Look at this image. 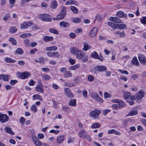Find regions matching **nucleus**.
Wrapping results in <instances>:
<instances>
[{
  "label": "nucleus",
  "instance_id": "obj_28",
  "mask_svg": "<svg viewBox=\"0 0 146 146\" xmlns=\"http://www.w3.org/2000/svg\"><path fill=\"white\" fill-rule=\"evenodd\" d=\"M58 48L56 46H52L47 47L46 48V51H56L57 50Z\"/></svg>",
  "mask_w": 146,
  "mask_h": 146
},
{
  "label": "nucleus",
  "instance_id": "obj_52",
  "mask_svg": "<svg viewBox=\"0 0 146 146\" xmlns=\"http://www.w3.org/2000/svg\"><path fill=\"white\" fill-rule=\"evenodd\" d=\"M41 98V96L38 94H35L33 96V99L34 100H36L37 99H40Z\"/></svg>",
  "mask_w": 146,
  "mask_h": 146
},
{
  "label": "nucleus",
  "instance_id": "obj_45",
  "mask_svg": "<svg viewBox=\"0 0 146 146\" xmlns=\"http://www.w3.org/2000/svg\"><path fill=\"white\" fill-rule=\"evenodd\" d=\"M42 78L44 80H48L50 79V77L49 75H45L42 76Z\"/></svg>",
  "mask_w": 146,
  "mask_h": 146
},
{
  "label": "nucleus",
  "instance_id": "obj_17",
  "mask_svg": "<svg viewBox=\"0 0 146 146\" xmlns=\"http://www.w3.org/2000/svg\"><path fill=\"white\" fill-rule=\"evenodd\" d=\"M117 16L119 17H124L126 18L127 17V15L125 14L123 12L121 11H118L116 13Z\"/></svg>",
  "mask_w": 146,
  "mask_h": 146
},
{
  "label": "nucleus",
  "instance_id": "obj_55",
  "mask_svg": "<svg viewBox=\"0 0 146 146\" xmlns=\"http://www.w3.org/2000/svg\"><path fill=\"white\" fill-rule=\"evenodd\" d=\"M118 71L121 73L122 74H125L127 75L129 74L128 72L126 70H122L119 69Z\"/></svg>",
  "mask_w": 146,
  "mask_h": 146
},
{
  "label": "nucleus",
  "instance_id": "obj_8",
  "mask_svg": "<svg viewBox=\"0 0 146 146\" xmlns=\"http://www.w3.org/2000/svg\"><path fill=\"white\" fill-rule=\"evenodd\" d=\"M101 113V111L99 110H96L91 111L90 113V116L92 117L96 118L97 116H98Z\"/></svg>",
  "mask_w": 146,
  "mask_h": 146
},
{
  "label": "nucleus",
  "instance_id": "obj_40",
  "mask_svg": "<svg viewBox=\"0 0 146 146\" xmlns=\"http://www.w3.org/2000/svg\"><path fill=\"white\" fill-rule=\"evenodd\" d=\"M15 52L19 54H22L23 53V50L21 48H17L15 51Z\"/></svg>",
  "mask_w": 146,
  "mask_h": 146
},
{
  "label": "nucleus",
  "instance_id": "obj_7",
  "mask_svg": "<svg viewBox=\"0 0 146 146\" xmlns=\"http://www.w3.org/2000/svg\"><path fill=\"white\" fill-rule=\"evenodd\" d=\"M9 117L6 114H2L0 113V121L1 123H5L7 122Z\"/></svg>",
  "mask_w": 146,
  "mask_h": 146
},
{
  "label": "nucleus",
  "instance_id": "obj_25",
  "mask_svg": "<svg viewBox=\"0 0 146 146\" xmlns=\"http://www.w3.org/2000/svg\"><path fill=\"white\" fill-rule=\"evenodd\" d=\"M69 106H75L76 105V100L75 99H71L68 103Z\"/></svg>",
  "mask_w": 146,
  "mask_h": 146
},
{
  "label": "nucleus",
  "instance_id": "obj_9",
  "mask_svg": "<svg viewBox=\"0 0 146 146\" xmlns=\"http://www.w3.org/2000/svg\"><path fill=\"white\" fill-rule=\"evenodd\" d=\"M31 136L33 142L36 145L39 146L42 145L41 142L37 139L36 137L34 135L32 134Z\"/></svg>",
  "mask_w": 146,
  "mask_h": 146
},
{
  "label": "nucleus",
  "instance_id": "obj_53",
  "mask_svg": "<svg viewBox=\"0 0 146 146\" xmlns=\"http://www.w3.org/2000/svg\"><path fill=\"white\" fill-rule=\"evenodd\" d=\"M110 109H106L102 111V113L103 115L105 116L108 112H110Z\"/></svg>",
  "mask_w": 146,
  "mask_h": 146
},
{
  "label": "nucleus",
  "instance_id": "obj_20",
  "mask_svg": "<svg viewBox=\"0 0 146 146\" xmlns=\"http://www.w3.org/2000/svg\"><path fill=\"white\" fill-rule=\"evenodd\" d=\"M64 139V137L63 135H60L58 136L57 138V142L59 144H60L63 141Z\"/></svg>",
  "mask_w": 146,
  "mask_h": 146
},
{
  "label": "nucleus",
  "instance_id": "obj_62",
  "mask_svg": "<svg viewBox=\"0 0 146 146\" xmlns=\"http://www.w3.org/2000/svg\"><path fill=\"white\" fill-rule=\"evenodd\" d=\"M65 86L68 87H71L73 86H74V85L73 83H70L69 84L67 83H65Z\"/></svg>",
  "mask_w": 146,
  "mask_h": 146
},
{
  "label": "nucleus",
  "instance_id": "obj_51",
  "mask_svg": "<svg viewBox=\"0 0 146 146\" xmlns=\"http://www.w3.org/2000/svg\"><path fill=\"white\" fill-rule=\"evenodd\" d=\"M49 132L50 133H54L56 135L59 133L60 131L58 130H54L52 129L50 130Z\"/></svg>",
  "mask_w": 146,
  "mask_h": 146
},
{
  "label": "nucleus",
  "instance_id": "obj_21",
  "mask_svg": "<svg viewBox=\"0 0 146 146\" xmlns=\"http://www.w3.org/2000/svg\"><path fill=\"white\" fill-rule=\"evenodd\" d=\"M59 25L62 27L66 28L69 27L70 25L68 22L62 21L60 23Z\"/></svg>",
  "mask_w": 146,
  "mask_h": 146
},
{
  "label": "nucleus",
  "instance_id": "obj_29",
  "mask_svg": "<svg viewBox=\"0 0 146 146\" xmlns=\"http://www.w3.org/2000/svg\"><path fill=\"white\" fill-rule=\"evenodd\" d=\"M5 61L7 63H14L16 60H13L12 58L9 57H6L5 59Z\"/></svg>",
  "mask_w": 146,
  "mask_h": 146
},
{
  "label": "nucleus",
  "instance_id": "obj_50",
  "mask_svg": "<svg viewBox=\"0 0 146 146\" xmlns=\"http://www.w3.org/2000/svg\"><path fill=\"white\" fill-rule=\"evenodd\" d=\"M60 55L59 53L57 52H53V57H56L57 58H59Z\"/></svg>",
  "mask_w": 146,
  "mask_h": 146
},
{
  "label": "nucleus",
  "instance_id": "obj_31",
  "mask_svg": "<svg viewBox=\"0 0 146 146\" xmlns=\"http://www.w3.org/2000/svg\"><path fill=\"white\" fill-rule=\"evenodd\" d=\"M58 5L57 1L55 0L52 1L51 3V8L53 9L56 8Z\"/></svg>",
  "mask_w": 146,
  "mask_h": 146
},
{
  "label": "nucleus",
  "instance_id": "obj_18",
  "mask_svg": "<svg viewBox=\"0 0 146 146\" xmlns=\"http://www.w3.org/2000/svg\"><path fill=\"white\" fill-rule=\"evenodd\" d=\"M109 19L110 21H112L116 23H121V21L119 19L115 17H110Z\"/></svg>",
  "mask_w": 146,
  "mask_h": 146
},
{
  "label": "nucleus",
  "instance_id": "obj_38",
  "mask_svg": "<svg viewBox=\"0 0 146 146\" xmlns=\"http://www.w3.org/2000/svg\"><path fill=\"white\" fill-rule=\"evenodd\" d=\"M27 24V22H25L21 24L20 25V28L22 29H26L28 28Z\"/></svg>",
  "mask_w": 146,
  "mask_h": 146
},
{
  "label": "nucleus",
  "instance_id": "obj_26",
  "mask_svg": "<svg viewBox=\"0 0 146 146\" xmlns=\"http://www.w3.org/2000/svg\"><path fill=\"white\" fill-rule=\"evenodd\" d=\"M75 56L76 58L79 59H81L84 56V55L82 53L81 51L80 50L77 53Z\"/></svg>",
  "mask_w": 146,
  "mask_h": 146
},
{
  "label": "nucleus",
  "instance_id": "obj_23",
  "mask_svg": "<svg viewBox=\"0 0 146 146\" xmlns=\"http://www.w3.org/2000/svg\"><path fill=\"white\" fill-rule=\"evenodd\" d=\"M72 21L74 23L78 24L81 22V19L79 17H74L72 19Z\"/></svg>",
  "mask_w": 146,
  "mask_h": 146
},
{
  "label": "nucleus",
  "instance_id": "obj_39",
  "mask_svg": "<svg viewBox=\"0 0 146 146\" xmlns=\"http://www.w3.org/2000/svg\"><path fill=\"white\" fill-rule=\"evenodd\" d=\"M92 56L96 59H99V56L98 54L96 52H94L92 53L91 54Z\"/></svg>",
  "mask_w": 146,
  "mask_h": 146
},
{
  "label": "nucleus",
  "instance_id": "obj_59",
  "mask_svg": "<svg viewBox=\"0 0 146 146\" xmlns=\"http://www.w3.org/2000/svg\"><path fill=\"white\" fill-rule=\"evenodd\" d=\"M98 102L100 103H102L103 102V100L99 96L97 97V98L96 99V100Z\"/></svg>",
  "mask_w": 146,
  "mask_h": 146
},
{
  "label": "nucleus",
  "instance_id": "obj_54",
  "mask_svg": "<svg viewBox=\"0 0 146 146\" xmlns=\"http://www.w3.org/2000/svg\"><path fill=\"white\" fill-rule=\"evenodd\" d=\"M88 79L89 81L91 82L94 80V78L92 75H89L88 77Z\"/></svg>",
  "mask_w": 146,
  "mask_h": 146
},
{
  "label": "nucleus",
  "instance_id": "obj_43",
  "mask_svg": "<svg viewBox=\"0 0 146 146\" xmlns=\"http://www.w3.org/2000/svg\"><path fill=\"white\" fill-rule=\"evenodd\" d=\"M31 110L34 112L35 113L37 111V107L35 105H33L31 107Z\"/></svg>",
  "mask_w": 146,
  "mask_h": 146
},
{
  "label": "nucleus",
  "instance_id": "obj_46",
  "mask_svg": "<svg viewBox=\"0 0 146 146\" xmlns=\"http://www.w3.org/2000/svg\"><path fill=\"white\" fill-rule=\"evenodd\" d=\"M126 25L124 24H118L117 29H123L126 27Z\"/></svg>",
  "mask_w": 146,
  "mask_h": 146
},
{
  "label": "nucleus",
  "instance_id": "obj_32",
  "mask_svg": "<svg viewBox=\"0 0 146 146\" xmlns=\"http://www.w3.org/2000/svg\"><path fill=\"white\" fill-rule=\"evenodd\" d=\"M5 130L7 133L11 134H13L14 133L11 130V129L10 127H5L4 128Z\"/></svg>",
  "mask_w": 146,
  "mask_h": 146
},
{
  "label": "nucleus",
  "instance_id": "obj_10",
  "mask_svg": "<svg viewBox=\"0 0 146 146\" xmlns=\"http://www.w3.org/2000/svg\"><path fill=\"white\" fill-rule=\"evenodd\" d=\"M97 31L98 29L96 27H93L90 31L89 36L91 37H94L96 35Z\"/></svg>",
  "mask_w": 146,
  "mask_h": 146
},
{
  "label": "nucleus",
  "instance_id": "obj_3",
  "mask_svg": "<svg viewBox=\"0 0 146 146\" xmlns=\"http://www.w3.org/2000/svg\"><path fill=\"white\" fill-rule=\"evenodd\" d=\"M145 92L143 90H141L135 94L137 102H139L142 98L144 96Z\"/></svg>",
  "mask_w": 146,
  "mask_h": 146
},
{
  "label": "nucleus",
  "instance_id": "obj_36",
  "mask_svg": "<svg viewBox=\"0 0 146 146\" xmlns=\"http://www.w3.org/2000/svg\"><path fill=\"white\" fill-rule=\"evenodd\" d=\"M70 9L74 13L77 14L78 12V10L74 6L70 7Z\"/></svg>",
  "mask_w": 146,
  "mask_h": 146
},
{
  "label": "nucleus",
  "instance_id": "obj_49",
  "mask_svg": "<svg viewBox=\"0 0 146 146\" xmlns=\"http://www.w3.org/2000/svg\"><path fill=\"white\" fill-rule=\"evenodd\" d=\"M141 22L142 24H146V17H143L140 19Z\"/></svg>",
  "mask_w": 146,
  "mask_h": 146
},
{
  "label": "nucleus",
  "instance_id": "obj_60",
  "mask_svg": "<svg viewBox=\"0 0 146 146\" xmlns=\"http://www.w3.org/2000/svg\"><path fill=\"white\" fill-rule=\"evenodd\" d=\"M98 102L100 103H102L103 102V100L99 96L97 97V98L96 99V100Z\"/></svg>",
  "mask_w": 146,
  "mask_h": 146
},
{
  "label": "nucleus",
  "instance_id": "obj_61",
  "mask_svg": "<svg viewBox=\"0 0 146 146\" xmlns=\"http://www.w3.org/2000/svg\"><path fill=\"white\" fill-rule=\"evenodd\" d=\"M69 62L72 65L74 64L76 62V60L71 58H70L69 59Z\"/></svg>",
  "mask_w": 146,
  "mask_h": 146
},
{
  "label": "nucleus",
  "instance_id": "obj_37",
  "mask_svg": "<svg viewBox=\"0 0 146 146\" xmlns=\"http://www.w3.org/2000/svg\"><path fill=\"white\" fill-rule=\"evenodd\" d=\"M9 40L14 45H16L17 44V41L13 37H10L9 38Z\"/></svg>",
  "mask_w": 146,
  "mask_h": 146
},
{
  "label": "nucleus",
  "instance_id": "obj_57",
  "mask_svg": "<svg viewBox=\"0 0 146 146\" xmlns=\"http://www.w3.org/2000/svg\"><path fill=\"white\" fill-rule=\"evenodd\" d=\"M62 109L63 110L65 111L67 113H69L70 111V110L69 107L63 106L62 107Z\"/></svg>",
  "mask_w": 146,
  "mask_h": 146
},
{
  "label": "nucleus",
  "instance_id": "obj_48",
  "mask_svg": "<svg viewBox=\"0 0 146 146\" xmlns=\"http://www.w3.org/2000/svg\"><path fill=\"white\" fill-rule=\"evenodd\" d=\"M9 2L10 4V7L12 8L14 6V4L16 2L15 0H9Z\"/></svg>",
  "mask_w": 146,
  "mask_h": 146
},
{
  "label": "nucleus",
  "instance_id": "obj_42",
  "mask_svg": "<svg viewBox=\"0 0 146 146\" xmlns=\"http://www.w3.org/2000/svg\"><path fill=\"white\" fill-rule=\"evenodd\" d=\"M100 127V125L98 123H95L91 126V127L92 128H96L99 127Z\"/></svg>",
  "mask_w": 146,
  "mask_h": 146
},
{
  "label": "nucleus",
  "instance_id": "obj_22",
  "mask_svg": "<svg viewBox=\"0 0 146 146\" xmlns=\"http://www.w3.org/2000/svg\"><path fill=\"white\" fill-rule=\"evenodd\" d=\"M43 40L45 42H48L53 40V38L51 36H46L43 37Z\"/></svg>",
  "mask_w": 146,
  "mask_h": 146
},
{
  "label": "nucleus",
  "instance_id": "obj_33",
  "mask_svg": "<svg viewBox=\"0 0 146 146\" xmlns=\"http://www.w3.org/2000/svg\"><path fill=\"white\" fill-rule=\"evenodd\" d=\"M49 31L50 33L54 34L56 35L58 34V32L56 30L53 28H50L49 29Z\"/></svg>",
  "mask_w": 146,
  "mask_h": 146
},
{
  "label": "nucleus",
  "instance_id": "obj_41",
  "mask_svg": "<svg viewBox=\"0 0 146 146\" xmlns=\"http://www.w3.org/2000/svg\"><path fill=\"white\" fill-rule=\"evenodd\" d=\"M17 29L15 27H11L9 29L10 32L12 33H13L16 32Z\"/></svg>",
  "mask_w": 146,
  "mask_h": 146
},
{
  "label": "nucleus",
  "instance_id": "obj_24",
  "mask_svg": "<svg viewBox=\"0 0 146 146\" xmlns=\"http://www.w3.org/2000/svg\"><path fill=\"white\" fill-rule=\"evenodd\" d=\"M138 114L137 111L136 110H133L130 111L129 113L127 115V116H133Z\"/></svg>",
  "mask_w": 146,
  "mask_h": 146
},
{
  "label": "nucleus",
  "instance_id": "obj_1",
  "mask_svg": "<svg viewBox=\"0 0 146 146\" xmlns=\"http://www.w3.org/2000/svg\"><path fill=\"white\" fill-rule=\"evenodd\" d=\"M78 135L82 138H86L89 141H91L90 136L85 133V130L84 129H82L80 131Z\"/></svg>",
  "mask_w": 146,
  "mask_h": 146
},
{
  "label": "nucleus",
  "instance_id": "obj_11",
  "mask_svg": "<svg viewBox=\"0 0 146 146\" xmlns=\"http://www.w3.org/2000/svg\"><path fill=\"white\" fill-rule=\"evenodd\" d=\"M43 88V86L41 83V82H38V85L36 87V90L41 93H43L44 92Z\"/></svg>",
  "mask_w": 146,
  "mask_h": 146
},
{
  "label": "nucleus",
  "instance_id": "obj_34",
  "mask_svg": "<svg viewBox=\"0 0 146 146\" xmlns=\"http://www.w3.org/2000/svg\"><path fill=\"white\" fill-rule=\"evenodd\" d=\"M77 4V2L75 1H74L73 0H70L68 1H67L66 3V5H68L71 4H74L76 5Z\"/></svg>",
  "mask_w": 146,
  "mask_h": 146
},
{
  "label": "nucleus",
  "instance_id": "obj_5",
  "mask_svg": "<svg viewBox=\"0 0 146 146\" xmlns=\"http://www.w3.org/2000/svg\"><path fill=\"white\" fill-rule=\"evenodd\" d=\"M62 11L61 12L57 15V18L60 19H63L65 16L66 13V8L64 7L61 8Z\"/></svg>",
  "mask_w": 146,
  "mask_h": 146
},
{
  "label": "nucleus",
  "instance_id": "obj_30",
  "mask_svg": "<svg viewBox=\"0 0 146 146\" xmlns=\"http://www.w3.org/2000/svg\"><path fill=\"white\" fill-rule=\"evenodd\" d=\"M114 34L119 35L120 37H124L125 35V32L123 31L122 32L119 31H116L114 33Z\"/></svg>",
  "mask_w": 146,
  "mask_h": 146
},
{
  "label": "nucleus",
  "instance_id": "obj_4",
  "mask_svg": "<svg viewBox=\"0 0 146 146\" xmlns=\"http://www.w3.org/2000/svg\"><path fill=\"white\" fill-rule=\"evenodd\" d=\"M40 18L42 21H44L50 22L52 20L50 15L47 14H41L40 15Z\"/></svg>",
  "mask_w": 146,
  "mask_h": 146
},
{
  "label": "nucleus",
  "instance_id": "obj_44",
  "mask_svg": "<svg viewBox=\"0 0 146 146\" xmlns=\"http://www.w3.org/2000/svg\"><path fill=\"white\" fill-rule=\"evenodd\" d=\"M131 94L128 92H125L124 93V97L125 99H128L130 97Z\"/></svg>",
  "mask_w": 146,
  "mask_h": 146
},
{
  "label": "nucleus",
  "instance_id": "obj_63",
  "mask_svg": "<svg viewBox=\"0 0 146 146\" xmlns=\"http://www.w3.org/2000/svg\"><path fill=\"white\" fill-rule=\"evenodd\" d=\"M17 80H11L10 81V84L12 85H14L17 82Z\"/></svg>",
  "mask_w": 146,
  "mask_h": 146
},
{
  "label": "nucleus",
  "instance_id": "obj_58",
  "mask_svg": "<svg viewBox=\"0 0 146 146\" xmlns=\"http://www.w3.org/2000/svg\"><path fill=\"white\" fill-rule=\"evenodd\" d=\"M101 15L100 14H98L96 17L95 19L98 20L100 22L101 21Z\"/></svg>",
  "mask_w": 146,
  "mask_h": 146
},
{
  "label": "nucleus",
  "instance_id": "obj_19",
  "mask_svg": "<svg viewBox=\"0 0 146 146\" xmlns=\"http://www.w3.org/2000/svg\"><path fill=\"white\" fill-rule=\"evenodd\" d=\"M119 108H122L126 106V105L125 102L122 100H120L118 104Z\"/></svg>",
  "mask_w": 146,
  "mask_h": 146
},
{
  "label": "nucleus",
  "instance_id": "obj_12",
  "mask_svg": "<svg viewBox=\"0 0 146 146\" xmlns=\"http://www.w3.org/2000/svg\"><path fill=\"white\" fill-rule=\"evenodd\" d=\"M138 59L141 63L143 64L146 63V58L144 55L143 54H140L138 56Z\"/></svg>",
  "mask_w": 146,
  "mask_h": 146
},
{
  "label": "nucleus",
  "instance_id": "obj_47",
  "mask_svg": "<svg viewBox=\"0 0 146 146\" xmlns=\"http://www.w3.org/2000/svg\"><path fill=\"white\" fill-rule=\"evenodd\" d=\"M91 97L93 98L96 100L99 96L98 94L96 93H93L91 94Z\"/></svg>",
  "mask_w": 146,
  "mask_h": 146
},
{
  "label": "nucleus",
  "instance_id": "obj_35",
  "mask_svg": "<svg viewBox=\"0 0 146 146\" xmlns=\"http://www.w3.org/2000/svg\"><path fill=\"white\" fill-rule=\"evenodd\" d=\"M79 67L80 65L77 64L70 67L69 68V70H75L76 69L79 68Z\"/></svg>",
  "mask_w": 146,
  "mask_h": 146
},
{
  "label": "nucleus",
  "instance_id": "obj_14",
  "mask_svg": "<svg viewBox=\"0 0 146 146\" xmlns=\"http://www.w3.org/2000/svg\"><path fill=\"white\" fill-rule=\"evenodd\" d=\"M64 90L65 94L68 97L71 98L73 97V94L72 93L70 89L66 88H64Z\"/></svg>",
  "mask_w": 146,
  "mask_h": 146
},
{
  "label": "nucleus",
  "instance_id": "obj_56",
  "mask_svg": "<svg viewBox=\"0 0 146 146\" xmlns=\"http://www.w3.org/2000/svg\"><path fill=\"white\" fill-rule=\"evenodd\" d=\"M25 119L23 117H21L19 119V122L21 124H23L25 121Z\"/></svg>",
  "mask_w": 146,
  "mask_h": 146
},
{
  "label": "nucleus",
  "instance_id": "obj_13",
  "mask_svg": "<svg viewBox=\"0 0 146 146\" xmlns=\"http://www.w3.org/2000/svg\"><path fill=\"white\" fill-rule=\"evenodd\" d=\"M80 50L75 47H72L70 48V53L73 55H75Z\"/></svg>",
  "mask_w": 146,
  "mask_h": 146
},
{
  "label": "nucleus",
  "instance_id": "obj_2",
  "mask_svg": "<svg viewBox=\"0 0 146 146\" xmlns=\"http://www.w3.org/2000/svg\"><path fill=\"white\" fill-rule=\"evenodd\" d=\"M93 69L94 72L96 73L98 72H102L106 71L107 69L106 67L104 66L98 65L95 66Z\"/></svg>",
  "mask_w": 146,
  "mask_h": 146
},
{
  "label": "nucleus",
  "instance_id": "obj_15",
  "mask_svg": "<svg viewBox=\"0 0 146 146\" xmlns=\"http://www.w3.org/2000/svg\"><path fill=\"white\" fill-rule=\"evenodd\" d=\"M83 44H84V47L82 49L83 50L86 51L92 48L91 46L88 42H84Z\"/></svg>",
  "mask_w": 146,
  "mask_h": 146
},
{
  "label": "nucleus",
  "instance_id": "obj_16",
  "mask_svg": "<svg viewBox=\"0 0 146 146\" xmlns=\"http://www.w3.org/2000/svg\"><path fill=\"white\" fill-rule=\"evenodd\" d=\"M131 63L136 66H139V64L137 58L136 56H134L133 58L131 60Z\"/></svg>",
  "mask_w": 146,
  "mask_h": 146
},
{
  "label": "nucleus",
  "instance_id": "obj_27",
  "mask_svg": "<svg viewBox=\"0 0 146 146\" xmlns=\"http://www.w3.org/2000/svg\"><path fill=\"white\" fill-rule=\"evenodd\" d=\"M72 73L69 71L66 72L63 75L64 77L65 78L72 77Z\"/></svg>",
  "mask_w": 146,
  "mask_h": 146
},
{
  "label": "nucleus",
  "instance_id": "obj_64",
  "mask_svg": "<svg viewBox=\"0 0 146 146\" xmlns=\"http://www.w3.org/2000/svg\"><path fill=\"white\" fill-rule=\"evenodd\" d=\"M35 82L33 80H31L29 82L28 84L29 85L31 86H33L34 85Z\"/></svg>",
  "mask_w": 146,
  "mask_h": 146
},
{
  "label": "nucleus",
  "instance_id": "obj_6",
  "mask_svg": "<svg viewBox=\"0 0 146 146\" xmlns=\"http://www.w3.org/2000/svg\"><path fill=\"white\" fill-rule=\"evenodd\" d=\"M30 75V72L27 71H25L24 72L20 73L19 74V76L23 79L27 78Z\"/></svg>",
  "mask_w": 146,
  "mask_h": 146
}]
</instances>
